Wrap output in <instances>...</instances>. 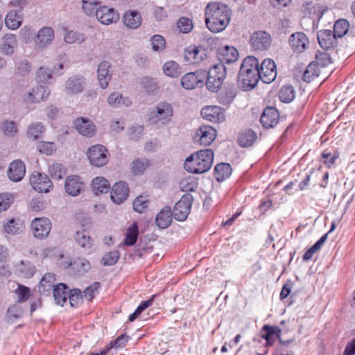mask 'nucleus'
Returning <instances> with one entry per match:
<instances>
[{
	"mask_svg": "<svg viewBox=\"0 0 355 355\" xmlns=\"http://www.w3.org/2000/svg\"><path fill=\"white\" fill-rule=\"evenodd\" d=\"M152 49L154 51H163L166 48V40L160 35H155L150 39Z\"/></svg>",
	"mask_w": 355,
	"mask_h": 355,
	"instance_id": "57",
	"label": "nucleus"
},
{
	"mask_svg": "<svg viewBox=\"0 0 355 355\" xmlns=\"http://www.w3.org/2000/svg\"><path fill=\"white\" fill-rule=\"evenodd\" d=\"M340 153L338 150H335L334 153H331L328 149L324 150L321 155V159L323 162V164L327 168H331L335 166L336 160L339 158Z\"/></svg>",
	"mask_w": 355,
	"mask_h": 355,
	"instance_id": "41",
	"label": "nucleus"
},
{
	"mask_svg": "<svg viewBox=\"0 0 355 355\" xmlns=\"http://www.w3.org/2000/svg\"><path fill=\"white\" fill-rule=\"evenodd\" d=\"M23 15L17 10H12L5 18L6 26L11 30L17 29L22 24Z\"/></svg>",
	"mask_w": 355,
	"mask_h": 355,
	"instance_id": "32",
	"label": "nucleus"
},
{
	"mask_svg": "<svg viewBox=\"0 0 355 355\" xmlns=\"http://www.w3.org/2000/svg\"><path fill=\"white\" fill-rule=\"evenodd\" d=\"M193 196L191 194H184L177 202L173 207V216L178 221L185 220L191 211Z\"/></svg>",
	"mask_w": 355,
	"mask_h": 355,
	"instance_id": "5",
	"label": "nucleus"
},
{
	"mask_svg": "<svg viewBox=\"0 0 355 355\" xmlns=\"http://www.w3.org/2000/svg\"><path fill=\"white\" fill-rule=\"evenodd\" d=\"M108 151L103 145H94L91 146L87 153V157L91 164L101 167L108 162Z\"/></svg>",
	"mask_w": 355,
	"mask_h": 355,
	"instance_id": "6",
	"label": "nucleus"
},
{
	"mask_svg": "<svg viewBox=\"0 0 355 355\" xmlns=\"http://www.w3.org/2000/svg\"><path fill=\"white\" fill-rule=\"evenodd\" d=\"M26 166L24 163L17 159L12 162L8 169V177L12 182H19L24 177Z\"/></svg>",
	"mask_w": 355,
	"mask_h": 355,
	"instance_id": "22",
	"label": "nucleus"
},
{
	"mask_svg": "<svg viewBox=\"0 0 355 355\" xmlns=\"http://www.w3.org/2000/svg\"><path fill=\"white\" fill-rule=\"evenodd\" d=\"M250 42L254 50H266L271 44V37L266 31H256L251 35Z\"/></svg>",
	"mask_w": 355,
	"mask_h": 355,
	"instance_id": "11",
	"label": "nucleus"
},
{
	"mask_svg": "<svg viewBox=\"0 0 355 355\" xmlns=\"http://www.w3.org/2000/svg\"><path fill=\"white\" fill-rule=\"evenodd\" d=\"M173 212L168 206L164 207L157 215L156 225L162 229L167 228L171 223Z\"/></svg>",
	"mask_w": 355,
	"mask_h": 355,
	"instance_id": "28",
	"label": "nucleus"
},
{
	"mask_svg": "<svg viewBox=\"0 0 355 355\" xmlns=\"http://www.w3.org/2000/svg\"><path fill=\"white\" fill-rule=\"evenodd\" d=\"M216 137V130L210 125H202L197 130L195 139L198 137V141L200 145L209 146L212 144Z\"/></svg>",
	"mask_w": 355,
	"mask_h": 355,
	"instance_id": "18",
	"label": "nucleus"
},
{
	"mask_svg": "<svg viewBox=\"0 0 355 355\" xmlns=\"http://www.w3.org/2000/svg\"><path fill=\"white\" fill-rule=\"evenodd\" d=\"M45 128L41 122L31 124L28 128L27 136L36 140L44 132Z\"/></svg>",
	"mask_w": 355,
	"mask_h": 355,
	"instance_id": "48",
	"label": "nucleus"
},
{
	"mask_svg": "<svg viewBox=\"0 0 355 355\" xmlns=\"http://www.w3.org/2000/svg\"><path fill=\"white\" fill-rule=\"evenodd\" d=\"M74 125L77 131L82 135L92 137L96 133V126L89 119L80 117L74 121Z\"/></svg>",
	"mask_w": 355,
	"mask_h": 355,
	"instance_id": "21",
	"label": "nucleus"
},
{
	"mask_svg": "<svg viewBox=\"0 0 355 355\" xmlns=\"http://www.w3.org/2000/svg\"><path fill=\"white\" fill-rule=\"evenodd\" d=\"M200 113L202 118L214 123H220L225 119V110L219 106L204 107Z\"/></svg>",
	"mask_w": 355,
	"mask_h": 355,
	"instance_id": "14",
	"label": "nucleus"
},
{
	"mask_svg": "<svg viewBox=\"0 0 355 355\" xmlns=\"http://www.w3.org/2000/svg\"><path fill=\"white\" fill-rule=\"evenodd\" d=\"M129 191V187L126 182H119L114 184L110 191V198L114 203L120 205L126 200Z\"/></svg>",
	"mask_w": 355,
	"mask_h": 355,
	"instance_id": "16",
	"label": "nucleus"
},
{
	"mask_svg": "<svg viewBox=\"0 0 355 355\" xmlns=\"http://www.w3.org/2000/svg\"><path fill=\"white\" fill-rule=\"evenodd\" d=\"M163 71L166 76L171 78H177L182 73L181 67L180 65L176 62L173 60L166 62L164 64L163 67Z\"/></svg>",
	"mask_w": 355,
	"mask_h": 355,
	"instance_id": "42",
	"label": "nucleus"
},
{
	"mask_svg": "<svg viewBox=\"0 0 355 355\" xmlns=\"http://www.w3.org/2000/svg\"><path fill=\"white\" fill-rule=\"evenodd\" d=\"M73 269H74L79 275L86 273L90 268V263L84 258H78L73 263H71Z\"/></svg>",
	"mask_w": 355,
	"mask_h": 355,
	"instance_id": "54",
	"label": "nucleus"
},
{
	"mask_svg": "<svg viewBox=\"0 0 355 355\" xmlns=\"http://www.w3.org/2000/svg\"><path fill=\"white\" fill-rule=\"evenodd\" d=\"M238 78L239 81L242 83L243 87L245 90H250L253 89L260 80L259 71H250L242 72L239 71Z\"/></svg>",
	"mask_w": 355,
	"mask_h": 355,
	"instance_id": "20",
	"label": "nucleus"
},
{
	"mask_svg": "<svg viewBox=\"0 0 355 355\" xmlns=\"http://www.w3.org/2000/svg\"><path fill=\"white\" fill-rule=\"evenodd\" d=\"M139 236V229L137 223H133L126 230L124 245L126 246H132L137 241Z\"/></svg>",
	"mask_w": 355,
	"mask_h": 355,
	"instance_id": "38",
	"label": "nucleus"
},
{
	"mask_svg": "<svg viewBox=\"0 0 355 355\" xmlns=\"http://www.w3.org/2000/svg\"><path fill=\"white\" fill-rule=\"evenodd\" d=\"M320 74L318 66L315 62H311L304 71L302 79L304 82L310 83Z\"/></svg>",
	"mask_w": 355,
	"mask_h": 355,
	"instance_id": "44",
	"label": "nucleus"
},
{
	"mask_svg": "<svg viewBox=\"0 0 355 355\" xmlns=\"http://www.w3.org/2000/svg\"><path fill=\"white\" fill-rule=\"evenodd\" d=\"M260 80L264 83H272L277 76V68L275 62L271 59H265L259 66Z\"/></svg>",
	"mask_w": 355,
	"mask_h": 355,
	"instance_id": "9",
	"label": "nucleus"
},
{
	"mask_svg": "<svg viewBox=\"0 0 355 355\" xmlns=\"http://www.w3.org/2000/svg\"><path fill=\"white\" fill-rule=\"evenodd\" d=\"M92 187L94 193H107L110 189V184L107 180L103 177H96L92 182Z\"/></svg>",
	"mask_w": 355,
	"mask_h": 355,
	"instance_id": "39",
	"label": "nucleus"
},
{
	"mask_svg": "<svg viewBox=\"0 0 355 355\" xmlns=\"http://www.w3.org/2000/svg\"><path fill=\"white\" fill-rule=\"evenodd\" d=\"M17 45L16 36L13 34H6L3 37L1 46V51L6 55H12Z\"/></svg>",
	"mask_w": 355,
	"mask_h": 355,
	"instance_id": "37",
	"label": "nucleus"
},
{
	"mask_svg": "<svg viewBox=\"0 0 355 355\" xmlns=\"http://www.w3.org/2000/svg\"><path fill=\"white\" fill-rule=\"evenodd\" d=\"M119 259V252L116 251H112L107 254H105L102 259H101V263L103 266H113L114 265Z\"/></svg>",
	"mask_w": 355,
	"mask_h": 355,
	"instance_id": "63",
	"label": "nucleus"
},
{
	"mask_svg": "<svg viewBox=\"0 0 355 355\" xmlns=\"http://www.w3.org/2000/svg\"><path fill=\"white\" fill-rule=\"evenodd\" d=\"M257 136L254 131L245 130L241 132L237 139L239 145L243 148L251 146L257 140Z\"/></svg>",
	"mask_w": 355,
	"mask_h": 355,
	"instance_id": "35",
	"label": "nucleus"
},
{
	"mask_svg": "<svg viewBox=\"0 0 355 355\" xmlns=\"http://www.w3.org/2000/svg\"><path fill=\"white\" fill-rule=\"evenodd\" d=\"M320 46L325 50L334 48L337 44V37L330 30H320L318 32Z\"/></svg>",
	"mask_w": 355,
	"mask_h": 355,
	"instance_id": "24",
	"label": "nucleus"
},
{
	"mask_svg": "<svg viewBox=\"0 0 355 355\" xmlns=\"http://www.w3.org/2000/svg\"><path fill=\"white\" fill-rule=\"evenodd\" d=\"M177 26L179 31L183 33L191 32L193 27L192 21L185 17H182L178 19Z\"/></svg>",
	"mask_w": 355,
	"mask_h": 355,
	"instance_id": "61",
	"label": "nucleus"
},
{
	"mask_svg": "<svg viewBox=\"0 0 355 355\" xmlns=\"http://www.w3.org/2000/svg\"><path fill=\"white\" fill-rule=\"evenodd\" d=\"M37 149L41 153L51 155L55 151L56 148L53 142L42 141L38 143Z\"/></svg>",
	"mask_w": 355,
	"mask_h": 355,
	"instance_id": "64",
	"label": "nucleus"
},
{
	"mask_svg": "<svg viewBox=\"0 0 355 355\" xmlns=\"http://www.w3.org/2000/svg\"><path fill=\"white\" fill-rule=\"evenodd\" d=\"M49 173L54 180H61L67 173V168L60 163H53L49 165Z\"/></svg>",
	"mask_w": 355,
	"mask_h": 355,
	"instance_id": "46",
	"label": "nucleus"
},
{
	"mask_svg": "<svg viewBox=\"0 0 355 355\" xmlns=\"http://www.w3.org/2000/svg\"><path fill=\"white\" fill-rule=\"evenodd\" d=\"M107 101L112 107H118L122 104L128 106L131 104V101L128 98H123L122 94L118 92L112 93L109 96Z\"/></svg>",
	"mask_w": 355,
	"mask_h": 355,
	"instance_id": "53",
	"label": "nucleus"
},
{
	"mask_svg": "<svg viewBox=\"0 0 355 355\" xmlns=\"http://www.w3.org/2000/svg\"><path fill=\"white\" fill-rule=\"evenodd\" d=\"M205 76L206 71L189 72L182 76L181 84L184 88L192 89L198 85H202Z\"/></svg>",
	"mask_w": 355,
	"mask_h": 355,
	"instance_id": "13",
	"label": "nucleus"
},
{
	"mask_svg": "<svg viewBox=\"0 0 355 355\" xmlns=\"http://www.w3.org/2000/svg\"><path fill=\"white\" fill-rule=\"evenodd\" d=\"M232 10L225 3L218 1L210 2L205 8V23L212 33H220L230 24Z\"/></svg>",
	"mask_w": 355,
	"mask_h": 355,
	"instance_id": "1",
	"label": "nucleus"
},
{
	"mask_svg": "<svg viewBox=\"0 0 355 355\" xmlns=\"http://www.w3.org/2000/svg\"><path fill=\"white\" fill-rule=\"evenodd\" d=\"M288 44L294 53H302L309 47V40L303 32H296L290 35Z\"/></svg>",
	"mask_w": 355,
	"mask_h": 355,
	"instance_id": "10",
	"label": "nucleus"
},
{
	"mask_svg": "<svg viewBox=\"0 0 355 355\" xmlns=\"http://www.w3.org/2000/svg\"><path fill=\"white\" fill-rule=\"evenodd\" d=\"M56 69L52 71L49 68L41 67L37 71V77L38 83H46L52 78V73H55Z\"/></svg>",
	"mask_w": 355,
	"mask_h": 355,
	"instance_id": "60",
	"label": "nucleus"
},
{
	"mask_svg": "<svg viewBox=\"0 0 355 355\" xmlns=\"http://www.w3.org/2000/svg\"><path fill=\"white\" fill-rule=\"evenodd\" d=\"M349 28V24L345 19L337 20L334 26V33L337 37H342L347 33Z\"/></svg>",
	"mask_w": 355,
	"mask_h": 355,
	"instance_id": "50",
	"label": "nucleus"
},
{
	"mask_svg": "<svg viewBox=\"0 0 355 355\" xmlns=\"http://www.w3.org/2000/svg\"><path fill=\"white\" fill-rule=\"evenodd\" d=\"M130 339V337L125 334H121L116 339L112 340L102 352H106V354L110 352L112 348H123L125 347Z\"/></svg>",
	"mask_w": 355,
	"mask_h": 355,
	"instance_id": "47",
	"label": "nucleus"
},
{
	"mask_svg": "<svg viewBox=\"0 0 355 355\" xmlns=\"http://www.w3.org/2000/svg\"><path fill=\"white\" fill-rule=\"evenodd\" d=\"M110 63L107 61H103L98 64V80L101 88L105 89L107 87L110 80L109 74Z\"/></svg>",
	"mask_w": 355,
	"mask_h": 355,
	"instance_id": "31",
	"label": "nucleus"
},
{
	"mask_svg": "<svg viewBox=\"0 0 355 355\" xmlns=\"http://www.w3.org/2000/svg\"><path fill=\"white\" fill-rule=\"evenodd\" d=\"M85 78L83 76L72 77L66 82L65 89L69 94H78L83 92Z\"/></svg>",
	"mask_w": 355,
	"mask_h": 355,
	"instance_id": "34",
	"label": "nucleus"
},
{
	"mask_svg": "<svg viewBox=\"0 0 355 355\" xmlns=\"http://www.w3.org/2000/svg\"><path fill=\"white\" fill-rule=\"evenodd\" d=\"M236 96V88L234 86L227 87L218 96V101L223 105H227L232 103Z\"/></svg>",
	"mask_w": 355,
	"mask_h": 355,
	"instance_id": "40",
	"label": "nucleus"
},
{
	"mask_svg": "<svg viewBox=\"0 0 355 355\" xmlns=\"http://www.w3.org/2000/svg\"><path fill=\"white\" fill-rule=\"evenodd\" d=\"M15 196L10 193L0 194V212L7 210L13 203Z\"/></svg>",
	"mask_w": 355,
	"mask_h": 355,
	"instance_id": "58",
	"label": "nucleus"
},
{
	"mask_svg": "<svg viewBox=\"0 0 355 355\" xmlns=\"http://www.w3.org/2000/svg\"><path fill=\"white\" fill-rule=\"evenodd\" d=\"M69 287L64 283H60L53 288V293L55 303L63 306L69 296Z\"/></svg>",
	"mask_w": 355,
	"mask_h": 355,
	"instance_id": "33",
	"label": "nucleus"
},
{
	"mask_svg": "<svg viewBox=\"0 0 355 355\" xmlns=\"http://www.w3.org/2000/svg\"><path fill=\"white\" fill-rule=\"evenodd\" d=\"M232 173V167L227 163L218 164L214 168V178L216 180L221 182L227 178Z\"/></svg>",
	"mask_w": 355,
	"mask_h": 355,
	"instance_id": "36",
	"label": "nucleus"
},
{
	"mask_svg": "<svg viewBox=\"0 0 355 355\" xmlns=\"http://www.w3.org/2000/svg\"><path fill=\"white\" fill-rule=\"evenodd\" d=\"M55 275L53 273H46L42 278L38 286V292L41 295H49L52 288H54Z\"/></svg>",
	"mask_w": 355,
	"mask_h": 355,
	"instance_id": "29",
	"label": "nucleus"
},
{
	"mask_svg": "<svg viewBox=\"0 0 355 355\" xmlns=\"http://www.w3.org/2000/svg\"><path fill=\"white\" fill-rule=\"evenodd\" d=\"M54 38V31L52 28L45 26L41 28L37 35L36 45L41 49L50 44Z\"/></svg>",
	"mask_w": 355,
	"mask_h": 355,
	"instance_id": "26",
	"label": "nucleus"
},
{
	"mask_svg": "<svg viewBox=\"0 0 355 355\" xmlns=\"http://www.w3.org/2000/svg\"><path fill=\"white\" fill-rule=\"evenodd\" d=\"M206 57V51L201 46H190L184 51V60L190 64H198Z\"/></svg>",
	"mask_w": 355,
	"mask_h": 355,
	"instance_id": "19",
	"label": "nucleus"
},
{
	"mask_svg": "<svg viewBox=\"0 0 355 355\" xmlns=\"http://www.w3.org/2000/svg\"><path fill=\"white\" fill-rule=\"evenodd\" d=\"M74 239L77 245L85 250H90L93 247V239L91 238L89 232L85 229L77 231Z\"/></svg>",
	"mask_w": 355,
	"mask_h": 355,
	"instance_id": "27",
	"label": "nucleus"
},
{
	"mask_svg": "<svg viewBox=\"0 0 355 355\" xmlns=\"http://www.w3.org/2000/svg\"><path fill=\"white\" fill-rule=\"evenodd\" d=\"M50 94V90L46 86L39 85L33 89L32 92L24 95V100L26 103H38L46 100Z\"/></svg>",
	"mask_w": 355,
	"mask_h": 355,
	"instance_id": "23",
	"label": "nucleus"
},
{
	"mask_svg": "<svg viewBox=\"0 0 355 355\" xmlns=\"http://www.w3.org/2000/svg\"><path fill=\"white\" fill-rule=\"evenodd\" d=\"M31 229L35 237L44 239L51 230V223L47 218H36L31 222Z\"/></svg>",
	"mask_w": 355,
	"mask_h": 355,
	"instance_id": "8",
	"label": "nucleus"
},
{
	"mask_svg": "<svg viewBox=\"0 0 355 355\" xmlns=\"http://www.w3.org/2000/svg\"><path fill=\"white\" fill-rule=\"evenodd\" d=\"M68 298L69 300L70 305L72 307H76L83 301V295L81 291L78 288L69 290Z\"/></svg>",
	"mask_w": 355,
	"mask_h": 355,
	"instance_id": "62",
	"label": "nucleus"
},
{
	"mask_svg": "<svg viewBox=\"0 0 355 355\" xmlns=\"http://www.w3.org/2000/svg\"><path fill=\"white\" fill-rule=\"evenodd\" d=\"M150 165V162L148 159H135L132 163V172L135 175L142 174Z\"/></svg>",
	"mask_w": 355,
	"mask_h": 355,
	"instance_id": "55",
	"label": "nucleus"
},
{
	"mask_svg": "<svg viewBox=\"0 0 355 355\" xmlns=\"http://www.w3.org/2000/svg\"><path fill=\"white\" fill-rule=\"evenodd\" d=\"M279 121V113L278 110L271 106H268L263 110L260 122L266 129L274 128Z\"/></svg>",
	"mask_w": 355,
	"mask_h": 355,
	"instance_id": "15",
	"label": "nucleus"
},
{
	"mask_svg": "<svg viewBox=\"0 0 355 355\" xmlns=\"http://www.w3.org/2000/svg\"><path fill=\"white\" fill-rule=\"evenodd\" d=\"M123 21L128 28L135 29L141 24V17L138 11L128 10L123 16Z\"/></svg>",
	"mask_w": 355,
	"mask_h": 355,
	"instance_id": "30",
	"label": "nucleus"
},
{
	"mask_svg": "<svg viewBox=\"0 0 355 355\" xmlns=\"http://www.w3.org/2000/svg\"><path fill=\"white\" fill-rule=\"evenodd\" d=\"M97 19L103 24L109 25L119 19V15L115 9L106 6H99L96 10Z\"/></svg>",
	"mask_w": 355,
	"mask_h": 355,
	"instance_id": "12",
	"label": "nucleus"
},
{
	"mask_svg": "<svg viewBox=\"0 0 355 355\" xmlns=\"http://www.w3.org/2000/svg\"><path fill=\"white\" fill-rule=\"evenodd\" d=\"M179 187L180 190L184 192L195 191L198 188V182L195 178L189 175L180 180Z\"/></svg>",
	"mask_w": 355,
	"mask_h": 355,
	"instance_id": "43",
	"label": "nucleus"
},
{
	"mask_svg": "<svg viewBox=\"0 0 355 355\" xmlns=\"http://www.w3.org/2000/svg\"><path fill=\"white\" fill-rule=\"evenodd\" d=\"M227 74L226 67L222 63H216L206 72V86L209 91L216 92L220 89Z\"/></svg>",
	"mask_w": 355,
	"mask_h": 355,
	"instance_id": "3",
	"label": "nucleus"
},
{
	"mask_svg": "<svg viewBox=\"0 0 355 355\" xmlns=\"http://www.w3.org/2000/svg\"><path fill=\"white\" fill-rule=\"evenodd\" d=\"M213 161L214 152L212 150H200L186 159L184 168L191 173H204L210 169Z\"/></svg>",
	"mask_w": 355,
	"mask_h": 355,
	"instance_id": "2",
	"label": "nucleus"
},
{
	"mask_svg": "<svg viewBox=\"0 0 355 355\" xmlns=\"http://www.w3.org/2000/svg\"><path fill=\"white\" fill-rule=\"evenodd\" d=\"M261 331L264 332V334L261 335V338L264 340H268L269 338H274L273 336H276L278 340H280L282 331L277 326L265 324L261 328Z\"/></svg>",
	"mask_w": 355,
	"mask_h": 355,
	"instance_id": "51",
	"label": "nucleus"
},
{
	"mask_svg": "<svg viewBox=\"0 0 355 355\" xmlns=\"http://www.w3.org/2000/svg\"><path fill=\"white\" fill-rule=\"evenodd\" d=\"M216 55L218 63L224 65L236 62L239 58V52L234 46H224L218 49Z\"/></svg>",
	"mask_w": 355,
	"mask_h": 355,
	"instance_id": "17",
	"label": "nucleus"
},
{
	"mask_svg": "<svg viewBox=\"0 0 355 355\" xmlns=\"http://www.w3.org/2000/svg\"><path fill=\"white\" fill-rule=\"evenodd\" d=\"M259 61L254 56H248L243 60L239 71H259Z\"/></svg>",
	"mask_w": 355,
	"mask_h": 355,
	"instance_id": "49",
	"label": "nucleus"
},
{
	"mask_svg": "<svg viewBox=\"0 0 355 355\" xmlns=\"http://www.w3.org/2000/svg\"><path fill=\"white\" fill-rule=\"evenodd\" d=\"M83 183L78 175H69L66 178L64 187L66 192L72 196H76L83 189Z\"/></svg>",
	"mask_w": 355,
	"mask_h": 355,
	"instance_id": "25",
	"label": "nucleus"
},
{
	"mask_svg": "<svg viewBox=\"0 0 355 355\" xmlns=\"http://www.w3.org/2000/svg\"><path fill=\"white\" fill-rule=\"evenodd\" d=\"M173 114V110L171 105L168 103H161L157 105L155 110L151 113L149 121L153 124L159 122L166 124L171 121Z\"/></svg>",
	"mask_w": 355,
	"mask_h": 355,
	"instance_id": "4",
	"label": "nucleus"
},
{
	"mask_svg": "<svg viewBox=\"0 0 355 355\" xmlns=\"http://www.w3.org/2000/svg\"><path fill=\"white\" fill-rule=\"evenodd\" d=\"M64 39V41L69 44H80L86 40V36L84 33L71 31L67 33Z\"/></svg>",
	"mask_w": 355,
	"mask_h": 355,
	"instance_id": "56",
	"label": "nucleus"
},
{
	"mask_svg": "<svg viewBox=\"0 0 355 355\" xmlns=\"http://www.w3.org/2000/svg\"><path fill=\"white\" fill-rule=\"evenodd\" d=\"M4 231L10 234H16L21 232L22 223L19 220L11 218L3 225Z\"/></svg>",
	"mask_w": 355,
	"mask_h": 355,
	"instance_id": "52",
	"label": "nucleus"
},
{
	"mask_svg": "<svg viewBox=\"0 0 355 355\" xmlns=\"http://www.w3.org/2000/svg\"><path fill=\"white\" fill-rule=\"evenodd\" d=\"M82 3L83 10L87 15L96 14L97 6L99 5L98 0H82Z\"/></svg>",
	"mask_w": 355,
	"mask_h": 355,
	"instance_id": "59",
	"label": "nucleus"
},
{
	"mask_svg": "<svg viewBox=\"0 0 355 355\" xmlns=\"http://www.w3.org/2000/svg\"><path fill=\"white\" fill-rule=\"evenodd\" d=\"M33 189L40 193H47L53 187V183L45 173L34 171L29 178Z\"/></svg>",
	"mask_w": 355,
	"mask_h": 355,
	"instance_id": "7",
	"label": "nucleus"
},
{
	"mask_svg": "<svg viewBox=\"0 0 355 355\" xmlns=\"http://www.w3.org/2000/svg\"><path fill=\"white\" fill-rule=\"evenodd\" d=\"M279 98L284 103H291L295 96V91L291 85L283 86L278 94Z\"/></svg>",
	"mask_w": 355,
	"mask_h": 355,
	"instance_id": "45",
	"label": "nucleus"
}]
</instances>
